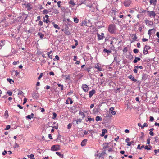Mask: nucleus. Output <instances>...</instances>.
I'll use <instances>...</instances> for the list:
<instances>
[{
	"instance_id": "f257e3e1",
	"label": "nucleus",
	"mask_w": 159,
	"mask_h": 159,
	"mask_svg": "<svg viewBox=\"0 0 159 159\" xmlns=\"http://www.w3.org/2000/svg\"><path fill=\"white\" fill-rule=\"evenodd\" d=\"M116 28V26L114 24H111L108 27V30L111 34H115Z\"/></svg>"
},
{
	"instance_id": "f03ea898",
	"label": "nucleus",
	"mask_w": 159,
	"mask_h": 159,
	"mask_svg": "<svg viewBox=\"0 0 159 159\" xmlns=\"http://www.w3.org/2000/svg\"><path fill=\"white\" fill-rule=\"evenodd\" d=\"M60 146L58 145H53L51 148V150L53 151H56L59 149Z\"/></svg>"
},
{
	"instance_id": "7ed1b4c3",
	"label": "nucleus",
	"mask_w": 159,
	"mask_h": 159,
	"mask_svg": "<svg viewBox=\"0 0 159 159\" xmlns=\"http://www.w3.org/2000/svg\"><path fill=\"white\" fill-rule=\"evenodd\" d=\"M148 16H149L150 17L152 16L153 17H155L156 14L154 11H148Z\"/></svg>"
},
{
	"instance_id": "20e7f679",
	"label": "nucleus",
	"mask_w": 159,
	"mask_h": 159,
	"mask_svg": "<svg viewBox=\"0 0 159 159\" xmlns=\"http://www.w3.org/2000/svg\"><path fill=\"white\" fill-rule=\"evenodd\" d=\"M98 38V39L99 40H102L104 38V34L103 33H102L100 35L98 33L97 34Z\"/></svg>"
},
{
	"instance_id": "39448f33",
	"label": "nucleus",
	"mask_w": 159,
	"mask_h": 159,
	"mask_svg": "<svg viewBox=\"0 0 159 159\" xmlns=\"http://www.w3.org/2000/svg\"><path fill=\"white\" fill-rule=\"evenodd\" d=\"M148 77V75L147 74L143 73L142 74V80L143 81H145L147 79Z\"/></svg>"
},
{
	"instance_id": "423d86ee",
	"label": "nucleus",
	"mask_w": 159,
	"mask_h": 159,
	"mask_svg": "<svg viewBox=\"0 0 159 159\" xmlns=\"http://www.w3.org/2000/svg\"><path fill=\"white\" fill-rule=\"evenodd\" d=\"M28 17V15L25 14L24 13H23L22 15L19 17V18L20 19H21L22 20L24 19V20H25L27 19Z\"/></svg>"
},
{
	"instance_id": "0eeeda50",
	"label": "nucleus",
	"mask_w": 159,
	"mask_h": 159,
	"mask_svg": "<svg viewBox=\"0 0 159 159\" xmlns=\"http://www.w3.org/2000/svg\"><path fill=\"white\" fill-rule=\"evenodd\" d=\"M83 89L85 92L88 91L89 87L86 84H83L82 85Z\"/></svg>"
},
{
	"instance_id": "6e6552de",
	"label": "nucleus",
	"mask_w": 159,
	"mask_h": 159,
	"mask_svg": "<svg viewBox=\"0 0 159 159\" xmlns=\"http://www.w3.org/2000/svg\"><path fill=\"white\" fill-rule=\"evenodd\" d=\"M32 97L35 99L38 98V94L37 92H34L32 93Z\"/></svg>"
},
{
	"instance_id": "1a4fd4ad",
	"label": "nucleus",
	"mask_w": 159,
	"mask_h": 159,
	"mask_svg": "<svg viewBox=\"0 0 159 159\" xmlns=\"http://www.w3.org/2000/svg\"><path fill=\"white\" fill-rule=\"evenodd\" d=\"M96 93V91L94 89H92L91 91H89V97L91 98L93 94Z\"/></svg>"
},
{
	"instance_id": "9d476101",
	"label": "nucleus",
	"mask_w": 159,
	"mask_h": 159,
	"mask_svg": "<svg viewBox=\"0 0 159 159\" xmlns=\"http://www.w3.org/2000/svg\"><path fill=\"white\" fill-rule=\"evenodd\" d=\"M103 52L105 53H107L108 55L111 52V51L110 50H108L107 49L104 48L103 50Z\"/></svg>"
},
{
	"instance_id": "9b49d317",
	"label": "nucleus",
	"mask_w": 159,
	"mask_h": 159,
	"mask_svg": "<svg viewBox=\"0 0 159 159\" xmlns=\"http://www.w3.org/2000/svg\"><path fill=\"white\" fill-rule=\"evenodd\" d=\"M87 141V139L83 140L81 142V145L82 146H84L86 145Z\"/></svg>"
},
{
	"instance_id": "f8f14e48",
	"label": "nucleus",
	"mask_w": 159,
	"mask_h": 159,
	"mask_svg": "<svg viewBox=\"0 0 159 159\" xmlns=\"http://www.w3.org/2000/svg\"><path fill=\"white\" fill-rule=\"evenodd\" d=\"M131 2L130 1H126L124 2V5L126 7H128L130 4Z\"/></svg>"
},
{
	"instance_id": "ddd939ff",
	"label": "nucleus",
	"mask_w": 159,
	"mask_h": 159,
	"mask_svg": "<svg viewBox=\"0 0 159 159\" xmlns=\"http://www.w3.org/2000/svg\"><path fill=\"white\" fill-rule=\"evenodd\" d=\"M128 78L131 80H132L134 81V82H136L137 80L134 78V77H133L132 75H131L129 76H128Z\"/></svg>"
},
{
	"instance_id": "4468645a",
	"label": "nucleus",
	"mask_w": 159,
	"mask_h": 159,
	"mask_svg": "<svg viewBox=\"0 0 159 159\" xmlns=\"http://www.w3.org/2000/svg\"><path fill=\"white\" fill-rule=\"evenodd\" d=\"M157 2V0H150V3L151 4H152L154 6L156 5V3Z\"/></svg>"
},
{
	"instance_id": "2eb2a0df",
	"label": "nucleus",
	"mask_w": 159,
	"mask_h": 159,
	"mask_svg": "<svg viewBox=\"0 0 159 159\" xmlns=\"http://www.w3.org/2000/svg\"><path fill=\"white\" fill-rule=\"evenodd\" d=\"M5 44V40H1L0 41V49H1L2 47Z\"/></svg>"
},
{
	"instance_id": "dca6fc26",
	"label": "nucleus",
	"mask_w": 159,
	"mask_h": 159,
	"mask_svg": "<svg viewBox=\"0 0 159 159\" xmlns=\"http://www.w3.org/2000/svg\"><path fill=\"white\" fill-rule=\"evenodd\" d=\"M64 32L67 35H70L71 34L70 31L68 30V29H66Z\"/></svg>"
},
{
	"instance_id": "f3484780",
	"label": "nucleus",
	"mask_w": 159,
	"mask_h": 159,
	"mask_svg": "<svg viewBox=\"0 0 159 159\" xmlns=\"http://www.w3.org/2000/svg\"><path fill=\"white\" fill-rule=\"evenodd\" d=\"M141 59L140 58L138 57H135L133 60V62L134 63H136L138 61L140 60Z\"/></svg>"
},
{
	"instance_id": "a211bd4d",
	"label": "nucleus",
	"mask_w": 159,
	"mask_h": 159,
	"mask_svg": "<svg viewBox=\"0 0 159 159\" xmlns=\"http://www.w3.org/2000/svg\"><path fill=\"white\" fill-rule=\"evenodd\" d=\"M38 36H39L40 38L41 39H43L44 36V35L42 34V33L41 32H38Z\"/></svg>"
},
{
	"instance_id": "6ab92c4d",
	"label": "nucleus",
	"mask_w": 159,
	"mask_h": 159,
	"mask_svg": "<svg viewBox=\"0 0 159 159\" xmlns=\"http://www.w3.org/2000/svg\"><path fill=\"white\" fill-rule=\"evenodd\" d=\"M95 120L96 121H101L102 120V118L101 117H100L98 116H97L96 117Z\"/></svg>"
},
{
	"instance_id": "aec40b11",
	"label": "nucleus",
	"mask_w": 159,
	"mask_h": 159,
	"mask_svg": "<svg viewBox=\"0 0 159 159\" xmlns=\"http://www.w3.org/2000/svg\"><path fill=\"white\" fill-rule=\"evenodd\" d=\"M148 53V50L146 48L144 47V49H143V53L144 55H146V54H147Z\"/></svg>"
},
{
	"instance_id": "412c9836",
	"label": "nucleus",
	"mask_w": 159,
	"mask_h": 159,
	"mask_svg": "<svg viewBox=\"0 0 159 159\" xmlns=\"http://www.w3.org/2000/svg\"><path fill=\"white\" fill-rule=\"evenodd\" d=\"M85 120L86 122H87L88 121H91L92 120H93V121H94V118H87Z\"/></svg>"
},
{
	"instance_id": "4be33fe9",
	"label": "nucleus",
	"mask_w": 159,
	"mask_h": 159,
	"mask_svg": "<svg viewBox=\"0 0 159 159\" xmlns=\"http://www.w3.org/2000/svg\"><path fill=\"white\" fill-rule=\"evenodd\" d=\"M145 22L146 24H148L149 25H152L153 24V22L152 21H150L148 20L145 21Z\"/></svg>"
},
{
	"instance_id": "5701e85b",
	"label": "nucleus",
	"mask_w": 159,
	"mask_h": 159,
	"mask_svg": "<svg viewBox=\"0 0 159 159\" xmlns=\"http://www.w3.org/2000/svg\"><path fill=\"white\" fill-rule=\"evenodd\" d=\"M31 4L30 3H28L26 4V7L27 8H28V10H30L32 9V7H30Z\"/></svg>"
},
{
	"instance_id": "b1692460",
	"label": "nucleus",
	"mask_w": 159,
	"mask_h": 159,
	"mask_svg": "<svg viewBox=\"0 0 159 159\" xmlns=\"http://www.w3.org/2000/svg\"><path fill=\"white\" fill-rule=\"evenodd\" d=\"M69 4L72 5L73 6H74L75 5V2L72 0H70L69 2Z\"/></svg>"
},
{
	"instance_id": "393cba45",
	"label": "nucleus",
	"mask_w": 159,
	"mask_h": 159,
	"mask_svg": "<svg viewBox=\"0 0 159 159\" xmlns=\"http://www.w3.org/2000/svg\"><path fill=\"white\" fill-rule=\"evenodd\" d=\"M7 80L11 84H12L14 83V81L11 79L7 78Z\"/></svg>"
},
{
	"instance_id": "a878e982",
	"label": "nucleus",
	"mask_w": 159,
	"mask_h": 159,
	"mask_svg": "<svg viewBox=\"0 0 159 159\" xmlns=\"http://www.w3.org/2000/svg\"><path fill=\"white\" fill-rule=\"evenodd\" d=\"M56 153L61 158L63 157V155L61 154L60 152H56Z\"/></svg>"
},
{
	"instance_id": "bb28decb",
	"label": "nucleus",
	"mask_w": 159,
	"mask_h": 159,
	"mask_svg": "<svg viewBox=\"0 0 159 159\" xmlns=\"http://www.w3.org/2000/svg\"><path fill=\"white\" fill-rule=\"evenodd\" d=\"M87 22L85 20L83 21L82 23L81 26H83L84 25H85L86 26H88L87 25Z\"/></svg>"
},
{
	"instance_id": "cd10ccee",
	"label": "nucleus",
	"mask_w": 159,
	"mask_h": 159,
	"mask_svg": "<svg viewBox=\"0 0 159 159\" xmlns=\"http://www.w3.org/2000/svg\"><path fill=\"white\" fill-rule=\"evenodd\" d=\"M52 51H50L49 52L47 53V54L48 56L49 57V58H51V59H52V55H50V54H51V53H52Z\"/></svg>"
},
{
	"instance_id": "c85d7f7f",
	"label": "nucleus",
	"mask_w": 159,
	"mask_h": 159,
	"mask_svg": "<svg viewBox=\"0 0 159 159\" xmlns=\"http://www.w3.org/2000/svg\"><path fill=\"white\" fill-rule=\"evenodd\" d=\"M131 36H134V37L133 38V40L132 42H134V40H136L137 39V37H136L135 34H133Z\"/></svg>"
},
{
	"instance_id": "c756f323",
	"label": "nucleus",
	"mask_w": 159,
	"mask_h": 159,
	"mask_svg": "<svg viewBox=\"0 0 159 159\" xmlns=\"http://www.w3.org/2000/svg\"><path fill=\"white\" fill-rule=\"evenodd\" d=\"M81 121H82L81 119H78L77 120H75V121L76 122V124H78L79 123H81Z\"/></svg>"
},
{
	"instance_id": "7c9ffc66",
	"label": "nucleus",
	"mask_w": 159,
	"mask_h": 159,
	"mask_svg": "<svg viewBox=\"0 0 159 159\" xmlns=\"http://www.w3.org/2000/svg\"><path fill=\"white\" fill-rule=\"evenodd\" d=\"M91 69L90 68H87L85 67L84 68V70L85 71H87L89 73L90 70V69Z\"/></svg>"
},
{
	"instance_id": "2f4dec72",
	"label": "nucleus",
	"mask_w": 159,
	"mask_h": 159,
	"mask_svg": "<svg viewBox=\"0 0 159 159\" xmlns=\"http://www.w3.org/2000/svg\"><path fill=\"white\" fill-rule=\"evenodd\" d=\"M95 156L96 157L95 159H100V155L98 154H95Z\"/></svg>"
},
{
	"instance_id": "473e14b6",
	"label": "nucleus",
	"mask_w": 159,
	"mask_h": 159,
	"mask_svg": "<svg viewBox=\"0 0 159 159\" xmlns=\"http://www.w3.org/2000/svg\"><path fill=\"white\" fill-rule=\"evenodd\" d=\"M79 21V19H78L76 17H75V18H74V21L75 23H77Z\"/></svg>"
},
{
	"instance_id": "72a5a7b5",
	"label": "nucleus",
	"mask_w": 159,
	"mask_h": 159,
	"mask_svg": "<svg viewBox=\"0 0 159 159\" xmlns=\"http://www.w3.org/2000/svg\"><path fill=\"white\" fill-rule=\"evenodd\" d=\"M95 68L98 69V70L99 71H102V68H100L99 66L98 65H97V66L95 67Z\"/></svg>"
},
{
	"instance_id": "f704fd0d",
	"label": "nucleus",
	"mask_w": 159,
	"mask_h": 159,
	"mask_svg": "<svg viewBox=\"0 0 159 159\" xmlns=\"http://www.w3.org/2000/svg\"><path fill=\"white\" fill-rule=\"evenodd\" d=\"M152 30H154V31L155 30L154 28L150 29L148 31V34L150 36L151 35V31Z\"/></svg>"
},
{
	"instance_id": "c9c22d12",
	"label": "nucleus",
	"mask_w": 159,
	"mask_h": 159,
	"mask_svg": "<svg viewBox=\"0 0 159 159\" xmlns=\"http://www.w3.org/2000/svg\"><path fill=\"white\" fill-rule=\"evenodd\" d=\"M8 114V111L6 110L4 113V116H7V117H8L9 116Z\"/></svg>"
},
{
	"instance_id": "e433bc0d",
	"label": "nucleus",
	"mask_w": 159,
	"mask_h": 159,
	"mask_svg": "<svg viewBox=\"0 0 159 159\" xmlns=\"http://www.w3.org/2000/svg\"><path fill=\"white\" fill-rule=\"evenodd\" d=\"M54 27L55 28L57 29H60V27H59L56 24H54Z\"/></svg>"
},
{
	"instance_id": "4c0bfd02",
	"label": "nucleus",
	"mask_w": 159,
	"mask_h": 159,
	"mask_svg": "<svg viewBox=\"0 0 159 159\" xmlns=\"http://www.w3.org/2000/svg\"><path fill=\"white\" fill-rule=\"evenodd\" d=\"M44 20H43V21L44 22H45L46 23H48L49 22H50V21L48 19H45V18H43Z\"/></svg>"
},
{
	"instance_id": "58836bf2",
	"label": "nucleus",
	"mask_w": 159,
	"mask_h": 159,
	"mask_svg": "<svg viewBox=\"0 0 159 159\" xmlns=\"http://www.w3.org/2000/svg\"><path fill=\"white\" fill-rule=\"evenodd\" d=\"M49 12L48 10H44L43 11V13L44 14H47Z\"/></svg>"
},
{
	"instance_id": "ea45409f",
	"label": "nucleus",
	"mask_w": 159,
	"mask_h": 159,
	"mask_svg": "<svg viewBox=\"0 0 159 159\" xmlns=\"http://www.w3.org/2000/svg\"><path fill=\"white\" fill-rule=\"evenodd\" d=\"M141 136L140 137V138L143 139L144 137V134L143 132H142L141 133Z\"/></svg>"
},
{
	"instance_id": "a19ab883",
	"label": "nucleus",
	"mask_w": 159,
	"mask_h": 159,
	"mask_svg": "<svg viewBox=\"0 0 159 159\" xmlns=\"http://www.w3.org/2000/svg\"><path fill=\"white\" fill-rule=\"evenodd\" d=\"M133 52L134 53H137L139 52V50L137 49H134L133 50Z\"/></svg>"
},
{
	"instance_id": "79ce46f5",
	"label": "nucleus",
	"mask_w": 159,
	"mask_h": 159,
	"mask_svg": "<svg viewBox=\"0 0 159 159\" xmlns=\"http://www.w3.org/2000/svg\"><path fill=\"white\" fill-rule=\"evenodd\" d=\"M28 157L29 158H32L34 156V155L33 154H31L30 155H27Z\"/></svg>"
},
{
	"instance_id": "37998d69",
	"label": "nucleus",
	"mask_w": 159,
	"mask_h": 159,
	"mask_svg": "<svg viewBox=\"0 0 159 159\" xmlns=\"http://www.w3.org/2000/svg\"><path fill=\"white\" fill-rule=\"evenodd\" d=\"M23 94H24L23 92L21 90H19L18 94V95H22Z\"/></svg>"
},
{
	"instance_id": "c03bdc74",
	"label": "nucleus",
	"mask_w": 159,
	"mask_h": 159,
	"mask_svg": "<svg viewBox=\"0 0 159 159\" xmlns=\"http://www.w3.org/2000/svg\"><path fill=\"white\" fill-rule=\"evenodd\" d=\"M150 137H148V138L147 139V144H149L150 143Z\"/></svg>"
},
{
	"instance_id": "a18cd8bd",
	"label": "nucleus",
	"mask_w": 159,
	"mask_h": 159,
	"mask_svg": "<svg viewBox=\"0 0 159 159\" xmlns=\"http://www.w3.org/2000/svg\"><path fill=\"white\" fill-rule=\"evenodd\" d=\"M80 114H81L82 116V118L83 119L85 116V115L84 113L83 112H81V113H80Z\"/></svg>"
},
{
	"instance_id": "49530a36",
	"label": "nucleus",
	"mask_w": 159,
	"mask_h": 159,
	"mask_svg": "<svg viewBox=\"0 0 159 159\" xmlns=\"http://www.w3.org/2000/svg\"><path fill=\"white\" fill-rule=\"evenodd\" d=\"M53 117H52V119H54L56 117L57 114L55 113L54 112L53 113Z\"/></svg>"
},
{
	"instance_id": "de8ad7c7",
	"label": "nucleus",
	"mask_w": 159,
	"mask_h": 159,
	"mask_svg": "<svg viewBox=\"0 0 159 159\" xmlns=\"http://www.w3.org/2000/svg\"><path fill=\"white\" fill-rule=\"evenodd\" d=\"M10 128V126L9 125H8L7 126L6 128L5 129V130H8Z\"/></svg>"
},
{
	"instance_id": "09e8293b",
	"label": "nucleus",
	"mask_w": 159,
	"mask_h": 159,
	"mask_svg": "<svg viewBox=\"0 0 159 159\" xmlns=\"http://www.w3.org/2000/svg\"><path fill=\"white\" fill-rule=\"evenodd\" d=\"M27 99L26 98H25L24 99V102L23 103V104L24 105L27 102Z\"/></svg>"
},
{
	"instance_id": "8fccbe9b",
	"label": "nucleus",
	"mask_w": 159,
	"mask_h": 159,
	"mask_svg": "<svg viewBox=\"0 0 159 159\" xmlns=\"http://www.w3.org/2000/svg\"><path fill=\"white\" fill-rule=\"evenodd\" d=\"M57 140H60V141H61V135H59L57 137V139H56Z\"/></svg>"
},
{
	"instance_id": "3c124183",
	"label": "nucleus",
	"mask_w": 159,
	"mask_h": 159,
	"mask_svg": "<svg viewBox=\"0 0 159 159\" xmlns=\"http://www.w3.org/2000/svg\"><path fill=\"white\" fill-rule=\"evenodd\" d=\"M68 99H69V100L70 101V104H72L73 102V101L72 100V99L69 97L68 98Z\"/></svg>"
},
{
	"instance_id": "603ef678",
	"label": "nucleus",
	"mask_w": 159,
	"mask_h": 159,
	"mask_svg": "<svg viewBox=\"0 0 159 159\" xmlns=\"http://www.w3.org/2000/svg\"><path fill=\"white\" fill-rule=\"evenodd\" d=\"M71 126H72V124H71L69 123L67 125V128L69 129H70V128H71Z\"/></svg>"
},
{
	"instance_id": "864d4df0",
	"label": "nucleus",
	"mask_w": 159,
	"mask_h": 159,
	"mask_svg": "<svg viewBox=\"0 0 159 159\" xmlns=\"http://www.w3.org/2000/svg\"><path fill=\"white\" fill-rule=\"evenodd\" d=\"M61 3V1H59L57 2V5L59 7H61L60 4Z\"/></svg>"
},
{
	"instance_id": "5fc2aeb1",
	"label": "nucleus",
	"mask_w": 159,
	"mask_h": 159,
	"mask_svg": "<svg viewBox=\"0 0 159 159\" xmlns=\"http://www.w3.org/2000/svg\"><path fill=\"white\" fill-rule=\"evenodd\" d=\"M43 73H41L40 74V75H39V77H38V80H40L41 79V78L42 77V76H43Z\"/></svg>"
},
{
	"instance_id": "6e6d98bb",
	"label": "nucleus",
	"mask_w": 159,
	"mask_h": 159,
	"mask_svg": "<svg viewBox=\"0 0 159 159\" xmlns=\"http://www.w3.org/2000/svg\"><path fill=\"white\" fill-rule=\"evenodd\" d=\"M144 148L145 149H146L147 150H150L151 149V148H149L147 145H146L145 147Z\"/></svg>"
},
{
	"instance_id": "4d7b16f0",
	"label": "nucleus",
	"mask_w": 159,
	"mask_h": 159,
	"mask_svg": "<svg viewBox=\"0 0 159 159\" xmlns=\"http://www.w3.org/2000/svg\"><path fill=\"white\" fill-rule=\"evenodd\" d=\"M7 93L8 94L9 96H11L12 94V92L11 91H8L7 92Z\"/></svg>"
},
{
	"instance_id": "13d9d810",
	"label": "nucleus",
	"mask_w": 159,
	"mask_h": 159,
	"mask_svg": "<svg viewBox=\"0 0 159 159\" xmlns=\"http://www.w3.org/2000/svg\"><path fill=\"white\" fill-rule=\"evenodd\" d=\"M154 119L153 117L152 116H151L150 117L149 120L151 121H153L154 120Z\"/></svg>"
},
{
	"instance_id": "bf43d9fd",
	"label": "nucleus",
	"mask_w": 159,
	"mask_h": 159,
	"mask_svg": "<svg viewBox=\"0 0 159 159\" xmlns=\"http://www.w3.org/2000/svg\"><path fill=\"white\" fill-rule=\"evenodd\" d=\"M65 76L66 77V80H67L69 79H70L69 75H65Z\"/></svg>"
},
{
	"instance_id": "052dcab7",
	"label": "nucleus",
	"mask_w": 159,
	"mask_h": 159,
	"mask_svg": "<svg viewBox=\"0 0 159 159\" xmlns=\"http://www.w3.org/2000/svg\"><path fill=\"white\" fill-rule=\"evenodd\" d=\"M123 51L124 52H126L127 51V47H125L123 50Z\"/></svg>"
},
{
	"instance_id": "680f3d73",
	"label": "nucleus",
	"mask_w": 159,
	"mask_h": 159,
	"mask_svg": "<svg viewBox=\"0 0 159 159\" xmlns=\"http://www.w3.org/2000/svg\"><path fill=\"white\" fill-rule=\"evenodd\" d=\"M149 134L150 135L152 136H153L154 135V133L152 131H150L149 132Z\"/></svg>"
},
{
	"instance_id": "e2e57ef3",
	"label": "nucleus",
	"mask_w": 159,
	"mask_h": 159,
	"mask_svg": "<svg viewBox=\"0 0 159 159\" xmlns=\"http://www.w3.org/2000/svg\"><path fill=\"white\" fill-rule=\"evenodd\" d=\"M109 147V146L108 145H107L105 146H104L103 148V149H104V150H105L106 149H107V148H108Z\"/></svg>"
},
{
	"instance_id": "0e129e2a",
	"label": "nucleus",
	"mask_w": 159,
	"mask_h": 159,
	"mask_svg": "<svg viewBox=\"0 0 159 159\" xmlns=\"http://www.w3.org/2000/svg\"><path fill=\"white\" fill-rule=\"evenodd\" d=\"M26 118L28 119H31V116L30 115H28L26 116Z\"/></svg>"
},
{
	"instance_id": "69168bd1",
	"label": "nucleus",
	"mask_w": 159,
	"mask_h": 159,
	"mask_svg": "<svg viewBox=\"0 0 159 159\" xmlns=\"http://www.w3.org/2000/svg\"><path fill=\"white\" fill-rule=\"evenodd\" d=\"M15 75H16V76H17L19 74V72H18L17 71V70H16L15 71Z\"/></svg>"
},
{
	"instance_id": "338daca9",
	"label": "nucleus",
	"mask_w": 159,
	"mask_h": 159,
	"mask_svg": "<svg viewBox=\"0 0 159 159\" xmlns=\"http://www.w3.org/2000/svg\"><path fill=\"white\" fill-rule=\"evenodd\" d=\"M17 107L20 109H23V107L22 106H20V104H18L17 105Z\"/></svg>"
},
{
	"instance_id": "774afa93",
	"label": "nucleus",
	"mask_w": 159,
	"mask_h": 159,
	"mask_svg": "<svg viewBox=\"0 0 159 159\" xmlns=\"http://www.w3.org/2000/svg\"><path fill=\"white\" fill-rule=\"evenodd\" d=\"M49 75H54V73L52 71H51L49 73Z\"/></svg>"
}]
</instances>
